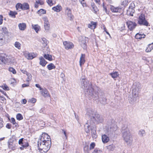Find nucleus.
<instances>
[{
    "label": "nucleus",
    "mask_w": 153,
    "mask_h": 153,
    "mask_svg": "<svg viewBox=\"0 0 153 153\" xmlns=\"http://www.w3.org/2000/svg\"><path fill=\"white\" fill-rule=\"evenodd\" d=\"M48 141H51V139L49 136L47 134L43 133L40 139L38 141L41 142H48Z\"/></svg>",
    "instance_id": "nucleus-7"
},
{
    "label": "nucleus",
    "mask_w": 153,
    "mask_h": 153,
    "mask_svg": "<svg viewBox=\"0 0 153 153\" xmlns=\"http://www.w3.org/2000/svg\"><path fill=\"white\" fill-rule=\"evenodd\" d=\"M125 26L124 24H123L122 25V26L121 27V28L120 29V30L121 31H122L123 30H125Z\"/></svg>",
    "instance_id": "nucleus-64"
},
{
    "label": "nucleus",
    "mask_w": 153,
    "mask_h": 153,
    "mask_svg": "<svg viewBox=\"0 0 153 153\" xmlns=\"http://www.w3.org/2000/svg\"><path fill=\"white\" fill-rule=\"evenodd\" d=\"M115 148V146L114 145L112 144L109 146L108 147V149L111 151H114Z\"/></svg>",
    "instance_id": "nucleus-44"
},
{
    "label": "nucleus",
    "mask_w": 153,
    "mask_h": 153,
    "mask_svg": "<svg viewBox=\"0 0 153 153\" xmlns=\"http://www.w3.org/2000/svg\"><path fill=\"white\" fill-rule=\"evenodd\" d=\"M18 26L20 30H24L26 28V25L25 23H19L18 25Z\"/></svg>",
    "instance_id": "nucleus-29"
},
{
    "label": "nucleus",
    "mask_w": 153,
    "mask_h": 153,
    "mask_svg": "<svg viewBox=\"0 0 153 153\" xmlns=\"http://www.w3.org/2000/svg\"><path fill=\"white\" fill-rule=\"evenodd\" d=\"M8 70L10 72H12L14 74H15L16 73V70L12 67H10Z\"/></svg>",
    "instance_id": "nucleus-46"
},
{
    "label": "nucleus",
    "mask_w": 153,
    "mask_h": 153,
    "mask_svg": "<svg viewBox=\"0 0 153 153\" xmlns=\"http://www.w3.org/2000/svg\"><path fill=\"white\" fill-rule=\"evenodd\" d=\"M47 2L48 4L50 6H52L53 4L52 0H48Z\"/></svg>",
    "instance_id": "nucleus-57"
},
{
    "label": "nucleus",
    "mask_w": 153,
    "mask_h": 153,
    "mask_svg": "<svg viewBox=\"0 0 153 153\" xmlns=\"http://www.w3.org/2000/svg\"><path fill=\"white\" fill-rule=\"evenodd\" d=\"M96 111H94V110L91 108H89L87 109V114L89 116L91 117V116H92L94 112Z\"/></svg>",
    "instance_id": "nucleus-22"
},
{
    "label": "nucleus",
    "mask_w": 153,
    "mask_h": 153,
    "mask_svg": "<svg viewBox=\"0 0 153 153\" xmlns=\"http://www.w3.org/2000/svg\"><path fill=\"white\" fill-rule=\"evenodd\" d=\"M26 75L27 76V80L28 81L30 80L31 79V78L32 76L31 74L29 73H27Z\"/></svg>",
    "instance_id": "nucleus-52"
},
{
    "label": "nucleus",
    "mask_w": 153,
    "mask_h": 153,
    "mask_svg": "<svg viewBox=\"0 0 153 153\" xmlns=\"http://www.w3.org/2000/svg\"><path fill=\"white\" fill-rule=\"evenodd\" d=\"M63 43L65 48L66 49L72 48L74 47L73 44L71 42L65 41Z\"/></svg>",
    "instance_id": "nucleus-13"
},
{
    "label": "nucleus",
    "mask_w": 153,
    "mask_h": 153,
    "mask_svg": "<svg viewBox=\"0 0 153 153\" xmlns=\"http://www.w3.org/2000/svg\"><path fill=\"white\" fill-rule=\"evenodd\" d=\"M110 9L112 12L114 13H120L122 10V8L120 7H115L113 6H111Z\"/></svg>",
    "instance_id": "nucleus-16"
},
{
    "label": "nucleus",
    "mask_w": 153,
    "mask_h": 153,
    "mask_svg": "<svg viewBox=\"0 0 153 153\" xmlns=\"http://www.w3.org/2000/svg\"><path fill=\"white\" fill-rule=\"evenodd\" d=\"M96 26V23L94 22H91L88 25V27L92 29H94Z\"/></svg>",
    "instance_id": "nucleus-24"
},
{
    "label": "nucleus",
    "mask_w": 153,
    "mask_h": 153,
    "mask_svg": "<svg viewBox=\"0 0 153 153\" xmlns=\"http://www.w3.org/2000/svg\"><path fill=\"white\" fill-rule=\"evenodd\" d=\"M92 9L94 11V12L96 13L98 10L97 7L95 6H93L92 7Z\"/></svg>",
    "instance_id": "nucleus-62"
},
{
    "label": "nucleus",
    "mask_w": 153,
    "mask_h": 153,
    "mask_svg": "<svg viewBox=\"0 0 153 153\" xmlns=\"http://www.w3.org/2000/svg\"><path fill=\"white\" fill-rule=\"evenodd\" d=\"M39 59L40 60V65L43 67H45L46 64L47 63V61H46L42 56L40 57L39 58Z\"/></svg>",
    "instance_id": "nucleus-20"
},
{
    "label": "nucleus",
    "mask_w": 153,
    "mask_h": 153,
    "mask_svg": "<svg viewBox=\"0 0 153 153\" xmlns=\"http://www.w3.org/2000/svg\"><path fill=\"white\" fill-rule=\"evenodd\" d=\"M36 99L33 98L29 99L28 100V102L33 103H34L36 102Z\"/></svg>",
    "instance_id": "nucleus-55"
},
{
    "label": "nucleus",
    "mask_w": 153,
    "mask_h": 153,
    "mask_svg": "<svg viewBox=\"0 0 153 153\" xmlns=\"http://www.w3.org/2000/svg\"><path fill=\"white\" fill-rule=\"evenodd\" d=\"M23 143L22 145V146L23 147L26 148L28 146L29 144L27 140H25V141Z\"/></svg>",
    "instance_id": "nucleus-50"
},
{
    "label": "nucleus",
    "mask_w": 153,
    "mask_h": 153,
    "mask_svg": "<svg viewBox=\"0 0 153 153\" xmlns=\"http://www.w3.org/2000/svg\"><path fill=\"white\" fill-rule=\"evenodd\" d=\"M79 1L83 7H86V3L85 2V0H79Z\"/></svg>",
    "instance_id": "nucleus-48"
},
{
    "label": "nucleus",
    "mask_w": 153,
    "mask_h": 153,
    "mask_svg": "<svg viewBox=\"0 0 153 153\" xmlns=\"http://www.w3.org/2000/svg\"><path fill=\"white\" fill-rule=\"evenodd\" d=\"M128 1V0H121V4L122 5L125 6L127 4Z\"/></svg>",
    "instance_id": "nucleus-49"
},
{
    "label": "nucleus",
    "mask_w": 153,
    "mask_h": 153,
    "mask_svg": "<svg viewBox=\"0 0 153 153\" xmlns=\"http://www.w3.org/2000/svg\"><path fill=\"white\" fill-rule=\"evenodd\" d=\"M91 136L93 138H96L97 137L96 131L94 130H93L92 129H91Z\"/></svg>",
    "instance_id": "nucleus-38"
},
{
    "label": "nucleus",
    "mask_w": 153,
    "mask_h": 153,
    "mask_svg": "<svg viewBox=\"0 0 153 153\" xmlns=\"http://www.w3.org/2000/svg\"><path fill=\"white\" fill-rule=\"evenodd\" d=\"M25 140H24V138H22L20 139L18 143L19 145H22Z\"/></svg>",
    "instance_id": "nucleus-58"
},
{
    "label": "nucleus",
    "mask_w": 153,
    "mask_h": 153,
    "mask_svg": "<svg viewBox=\"0 0 153 153\" xmlns=\"http://www.w3.org/2000/svg\"><path fill=\"white\" fill-rule=\"evenodd\" d=\"M10 122L12 123L13 124L15 125V126L16 127L18 126V124L16 123L15 119L13 118H11Z\"/></svg>",
    "instance_id": "nucleus-45"
},
{
    "label": "nucleus",
    "mask_w": 153,
    "mask_h": 153,
    "mask_svg": "<svg viewBox=\"0 0 153 153\" xmlns=\"http://www.w3.org/2000/svg\"><path fill=\"white\" fill-rule=\"evenodd\" d=\"M55 65L52 63H50L47 65V68L49 70H51L52 69H55Z\"/></svg>",
    "instance_id": "nucleus-35"
},
{
    "label": "nucleus",
    "mask_w": 153,
    "mask_h": 153,
    "mask_svg": "<svg viewBox=\"0 0 153 153\" xmlns=\"http://www.w3.org/2000/svg\"><path fill=\"white\" fill-rule=\"evenodd\" d=\"M22 4H21L20 3H18L16 5V10H19V11H20L19 10V9H21L22 10Z\"/></svg>",
    "instance_id": "nucleus-41"
},
{
    "label": "nucleus",
    "mask_w": 153,
    "mask_h": 153,
    "mask_svg": "<svg viewBox=\"0 0 153 153\" xmlns=\"http://www.w3.org/2000/svg\"><path fill=\"white\" fill-rule=\"evenodd\" d=\"M91 123H90L89 121H88L87 123H85L84 125L85 130L87 133H89L90 132V129L91 130Z\"/></svg>",
    "instance_id": "nucleus-14"
},
{
    "label": "nucleus",
    "mask_w": 153,
    "mask_h": 153,
    "mask_svg": "<svg viewBox=\"0 0 153 153\" xmlns=\"http://www.w3.org/2000/svg\"><path fill=\"white\" fill-rule=\"evenodd\" d=\"M62 133H63L65 135L64 137H63V138H65L66 139H67V135H66V131H65L63 129L62 130Z\"/></svg>",
    "instance_id": "nucleus-60"
},
{
    "label": "nucleus",
    "mask_w": 153,
    "mask_h": 153,
    "mask_svg": "<svg viewBox=\"0 0 153 153\" xmlns=\"http://www.w3.org/2000/svg\"><path fill=\"white\" fill-rule=\"evenodd\" d=\"M133 5L134 6V3L131 4V5L129 6L127 12V14L128 15L131 16H133V14L134 12Z\"/></svg>",
    "instance_id": "nucleus-10"
},
{
    "label": "nucleus",
    "mask_w": 153,
    "mask_h": 153,
    "mask_svg": "<svg viewBox=\"0 0 153 153\" xmlns=\"http://www.w3.org/2000/svg\"><path fill=\"white\" fill-rule=\"evenodd\" d=\"M88 41V38L85 37H82V40L81 41V45L82 47L84 49L86 48L87 42Z\"/></svg>",
    "instance_id": "nucleus-12"
},
{
    "label": "nucleus",
    "mask_w": 153,
    "mask_h": 153,
    "mask_svg": "<svg viewBox=\"0 0 153 153\" xmlns=\"http://www.w3.org/2000/svg\"><path fill=\"white\" fill-rule=\"evenodd\" d=\"M21 44L19 42L16 41L14 44V46L18 50L21 48Z\"/></svg>",
    "instance_id": "nucleus-33"
},
{
    "label": "nucleus",
    "mask_w": 153,
    "mask_h": 153,
    "mask_svg": "<svg viewBox=\"0 0 153 153\" xmlns=\"http://www.w3.org/2000/svg\"><path fill=\"white\" fill-rule=\"evenodd\" d=\"M22 10H26L29 9V6L27 3H24L22 4Z\"/></svg>",
    "instance_id": "nucleus-32"
},
{
    "label": "nucleus",
    "mask_w": 153,
    "mask_h": 153,
    "mask_svg": "<svg viewBox=\"0 0 153 153\" xmlns=\"http://www.w3.org/2000/svg\"><path fill=\"white\" fill-rule=\"evenodd\" d=\"M85 62V54H81L79 60V65L80 67L84 64Z\"/></svg>",
    "instance_id": "nucleus-18"
},
{
    "label": "nucleus",
    "mask_w": 153,
    "mask_h": 153,
    "mask_svg": "<svg viewBox=\"0 0 153 153\" xmlns=\"http://www.w3.org/2000/svg\"><path fill=\"white\" fill-rule=\"evenodd\" d=\"M41 42L42 44L44 47H45L47 45V41L46 39L45 38H42Z\"/></svg>",
    "instance_id": "nucleus-37"
},
{
    "label": "nucleus",
    "mask_w": 153,
    "mask_h": 153,
    "mask_svg": "<svg viewBox=\"0 0 153 153\" xmlns=\"http://www.w3.org/2000/svg\"><path fill=\"white\" fill-rule=\"evenodd\" d=\"M51 141H48V142L38 141V149L41 153H45L50 149L51 145Z\"/></svg>",
    "instance_id": "nucleus-4"
},
{
    "label": "nucleus",
    "mask_w": 153,
    "mask_h": 153,
    "mask_svg": "<svg viewBox=\"0 0 153 153\" xmlns=\"http://www.w3.org/2000/svg\"><path fill=\"white\" fill-rule=\"evenodd\" d=\"M43 19L44 21V27L45 30L46 32L48 31L50 29V24L49 21L47 17H44Z\"/></svg>",
    "instance_id": "nucleus-9"
},
{
    "label": "nucleus",
    "mask_w": 153,
    "mask_h": 153,
    "mask_svg": "<svg viewBox=\"0 0 153 153\" xmlns=\"http://www.w3.org/2000/svg\"><path fill=\"white\" fill-rule=\"evenodd\" d=\"M1 31L4 34H6L7 33V29L5 27H3L2 28Z\"/></svg>",
    "instance_id": "nucleus-53"
},
{
    "label": "nucleus",
    "mask_w": 153,
    "mask_h": 153,
    "mask_svg": "<svg viewBox=\"0 0 153 153\" xmlns=\"http://www.w3.org/2000/svg\"><path fill=\"white\" fill-rule=\"evenodd\" d=\"M122 130L124 131L123 132V137L125 141L127 144H131L133 141V139L127 126L123 127Z\"/></svg>",
    "instance_id": "nucleus-3"
},
{
    "label": "nucleus",
    "mask_w": 153,
    "mask_h": 153,
    "mask_svg": "<svg viewBox=\"0 0 153 153\" xmlns=\"http://www.w3.org/2000/svg\"><path fill=\"white\" fill-rule=\"evenodd\" d=\"M40 5H42L44 4V2L43 1L40 0H38L36 1Z\"/></svg>",
    "instance_id": "nucleus-63"
},
{
    "label": "nucleus",
    "mask_w": 153,
    "mask_h": 153,
    "mask_svg": "<svg viewBox=\"0 0 153 153\" xmlns=\"http://www.w3.org/2000/svg\"><path fill=\"white\" fill-rule=\"evenodd\" d=\"M25 55L26 57L29 59H32L36 56V55L33 53H25Z\"/></svg>",
    "instance_id": "nucleus-19"
},
{
    "label": "nucleus",
    "mask_w": 153,
    "mask_h": 153,
    "mask_svg": "<svg viewBox=\"0 0 153 153\" xmlns=\"http://www.w3.org/2000/svg\"><path fill=\"white\" fill-rule=\"evenodd\" d=\"M62 9V7L60 5H58L56 6L53 7L52 8L53 10L57 12L60 11Z\"/></svg>",
    "instance_id": "nucleus-28"
},
{
    "label": "nucleus",
    "mask_w": 153,
    "mask_h": 153,
    "mask_svg": "<svg viewBox=\"0 0 153 153\" xmlns=\"http://www.w3.org/2000/svg\"><path fill=\"white\" fill-rule=\"evenodd\" d=\"M4 35L2 33H0V46L4 44Z\"/></svg>",
    "instance_id": "nucleus-25"
},
{
    "label": "nucleus",
    "mask_w": 153,
    "mask_h": 153,
    "mask_svg": "<svg viewBox=\"0 0 153 153\" xmlns=\"http://www.w3.org/2000/svg\"><path fill=\"white\" fill-rule=\"evenodd\" d=\"M42 95L45 97H50V95L48 90L45 88L42 89V90L41 91Z\"/></svg>",
    "instance_id": "nucleus-17"
},
{
    "label": "nucleus",
    "mask_w": 153,
    "mask_h": 153,
    "mask_svg": "<svg viewBox=\"0 0 153 153\" xmlns=\"http://www.w3.org/2000/svg\"><path fill=\"white\" fill-rule=\"evenodd\" d=\"M17 14V13L16 11H10L9 13V15L13 18H15L16 17V15Z\"/></svg>",
    "instance_id": "nucleus-39"
},
{
    "label": "nucleus",
    "mask_w": 153,
    "mask_h": 153,
    "mask_svg": "<svg viewBox=\"0 0 153 153\" xmlns=\"http://www.w3.org/2000/svg\"><path fill=\"white\" fill-rule=\"evenodd\" d=\"M1 87L3 89L5 90L8 91L9 89V87L6 84L4 85V86H2Z\"/></svg>",
    "instance_id": "nucleus-56"
},
{
    "label": "nucleus",
    "mask_w": 153,
    "mask_h": 153,
    "mask_svg": "<svg viewBox=\"0 0 153 153\" xmlns=\"http://www.w3.org/2000/svg\"><path fill=\"white\" fill-rule=\"evenodd\" d=\"M44 57L46 59L51 61L53 60L52 56L48 54H44Z\"/></svg>",
    "instance_id": "nucleus-30"
},
{
    "label": "nucleus",
    "mask_w": 153,
    "mask_h": 153,
    "mask_svg": "<svg viewBox=\"0 0 153 153\" xmlns=\"http://www.w3.org/2000/svg\"><path fill=\"white\" fill-rule=\"evenodd\" d=\"M32 28L37 33H38V31L40 29V27L38 25L32 24Z\"/></svg>",
    "instance_id": "nucleus-23"
},
{
    "label": "nucleus",
    "mask_w": 153,
    "mask_h": 153,
    "mask_svg": "<svg viewBox=\"0 0 153 153\" xmlns=\"http://www.w3.org/2000/svg\"><path fill=\"white\" fill-rule=\"evenodd\" d=\"M146 36V35L143 33H138L136 34L135 37L137 39H140L142 38H145Z\"/></svg>",
    "instance_id": "nucleus-21"
},
{
    "label": "nucleus",
    "mask_w": 153,
    "mask_h": 153,
    "mask_svg": "<svg viewBox=\"0 0 153 153\" xmlns=\"http://www.w3.org/2000/svg\"><path fill=\"white\" fill-rule=\"evenodd\" d=\"M152 49H153V42L148 45V47L146 50V52H150Z\"/></svg>",
    "instance_id": "nucleus-26"
},
{
    "label": "nucleus",
    "mask_w": 153,
    "mask_h": 153,
    "mask_svg": "<svg viewBox=\"0 0 153 153\" xmlns=\"http://www.w3.org/2000/svg\"><path fill=\"white\" fill-rule=\"evenodd\" d=\"M16 118L17 120H22L23 117L22 114H18L16 116Z\"/></svg>",
    "instance_id": "nucleus-47"
},
{
    "label": "nucleus",
    "mask_w": 153,
    "mask_h": 153,
    "mask_svg": "<svg viewBox=\"0 0 153 153\" xmlns=\"http://www.w3.org/2000/svg\"><path fill=\"white\" fill-rule=\"evenodd\" d=\"M126 24L128 28L130 31L133 30L137 25V24L135 22H133L131 21H128L126 22Z\"/></svg>",
    "instance_id": "nucleus-8"
},
{
    "label": "nucleus",
    "mask_w": 153,
    "mask_h": 153,
    "mask_svg": "<svg viewBox=\"0 0 153 153\" xmlns=\"http://www.w3.org/2000/svg\"><path fill=\"white\" fill-rule=\"evenodd\" d=\"M141 85L138 82L133 84L132 86V97H130L128 100L130 103L133 104L137 100H139L138 94L140 89Z\"/></svg>",
    "instance_id": "nucleus-2"
},
{
    "label": "nucleus",
    "mask_w": 153,
    "mask_h": 153,
    "mask_svg": "<svg viewBox=\"0 0 153 153\" xmlns=\"http://www.w3.org/2000/svg\"><path fill=\"white\" fill-rule=\"evenodd\" d=\"M8 147L9 149H11L12 150H14L16 149V147L15 145L12 142H9L8 143Z\"/></svg>",
    "instance_id": "nucleus-31"
},
{
    "label": "nucleus",
    "mask_w": 153,
    "mask_h": 153,
    "mask_svg": "<svg viewBox=\"0 0 153 153\" xmlns=\"http://www.w3.org/2000/svg\"><path fill=\"white\" fill-rule=\"evenodd\" d=\"M40 71L41 74L43 76H45L46 75V72L44 70L41 69Z\"/></svg>",
    "instance_id": "nucleus-61"
},
{
    "label": "nucleus",
    "mask_w": 153,
    "mask_h": 153,
    "mask_svg": "<svg viewBox=\"0 0 153 153\" xmlns=\"http://www.w3.org/2000/svg\"><path fill=\"white\" fill-rule=\"evenodd\" d=\"M46 11L45 10L43 9H41L37 12V13L40 15L45 14Z\"/></svg>",
    "instance_id": "nucleus-43"
},
{
    "label": "nucleus",
    "mask_w": 153,
    "mask_h": 153,
    "mask_svg": "<svg viewBox=\"0 0 153 153\" xmlns=\"http://www.w3.org/2000/svg\"><path fill=\"white\" fill-rule=\"evenodd\" d=\"M95 144L94 143H91L90 145V150L93 149L95 147Z\"/></svg>",
    "instance_id": "nucleus-54"
},
{
    "label": "nucleus",
    "mask_w": 153,
    "mask_h": 153,
    "mask_svg": "<svg viewBox=\"0 0 153 153\" xmlns=\"http://www.w3.org/2000/svg\"><path fill=\"white\" fill-rule=\"evenodd\" d=\"M101 152L100 150L96 148L92 153H101Z\"/></svg>",
    "instance_id": "nucleus-59"
},
{
    "label": "nucleus",
    "mask_w": 153,
    "mask_h": 153,
    "mask_svg": "<svg viewBox=\"0 0 153 153\" xmlns=\"http://www.w3.org/2000/svg\"><path fill=\"white\" fill-rule=\"evenodd\" d=\"M81 87L83 89L86 96L89 98H93L95 100L99 98L97 92H94L91 83L88 81L85 76H82L81 79Z\"/></svg>",
    "instance_id": "nucleus-1"
},
{
    "label": "nucleus",
    "mask_w": 153,
    "mask_h": 153,
    "mask_svg": "<svg viewBox=\"0 0 153 153\" xmlns=\"http://www.w3.org/2000/svg\"><path fill=\"white\" fill-rule=\"evenodd\" d=\"M117 129V126L114 125V126H111L110 127V129H109V130L110 132H113L116 131Z\"/></svg>",
    "instance_id": "nucleus-34"
},
{
    "label": "nucleus",
    "mask_w": 153,
    "mask_h": 153,
    "mask_svg": "<svg viewBox=\"0 0 153 153\" xmlns=\"http://www.w3.org/2000/svg\"><path fill=\"white\" fill-rule=\"evenodd\" d=\"M65 14L67 15L69 19L71 21H72L73 19L74 16L72 15L71 12V9L68 8L67 7L65 10Z\"/></svg>",
    "instance_id": "nucleus-11"
},
{
    "label": "nucleus",
    "mask_w": 153,
    "mask_h": 153,
    "mask_svg": "<svg viewBox=\"0 0 153 153\" xmlns=\"http://www.w3.org/2000/svg\"><path fill=\"white\" fill-rule=\"evenodd\" d=\"M102 141L104 143H107L109 140V138L105 134L102 135Z\"/></svg>",
    "instance_id": "nucleus-27"
},
{
    "label": "nucleus",
    "mask_w": 153,
    "mask_h": 153,
    "mask_svg": "<svg viewBox=\"0 0 153 153\" xmlns=\"http://www.w3.org/2000/svg\"><path fill=\"white\" fill-rule=\"evenodd\" d=\"M110 74L113 78H117L119 75L118 73L117 72L111 73Z\"/></svg>",
    "instance_id": "nucleus-40"
},
{
    "label": "nucleus",
    "mask_w": 153,
    "mask_h": 153,
    "mask_svg": "<svg viewBox=\"0 0 153 153\" xmlns=\"http://www.w3.org/2000/svg\"><path fill=\"white\" fill-rule=\"evenodd\" d=\"M138 22L140 25H142L146 26H148L149 23L146 20L145 16L143 14H141L139 16L138 20Z\"/></svg>",
    "instance_id": "nucleus-6"
},
{
    "label": "nucleus",
    "mask_w": 153,
    "mask_h": 153,
    "mask_svg": "<svg viewBox=\"0 0 153 153\" xmlns=\"http://www.w3.org/2000/svg\"><path fill=\"white\" fill-rule=\"evenodd\" d=\"M5 54H0V64H6L7 62V59L6 58Z\"/></svg>",
    "instance_id": "nucleus-15"
},
{
    "label": "nucleus",
    "mask_w": 153,
    "mask_h": 153,
    "mask_svg": "<svg viewBox=\"0 0 153 153\" xmlns=\"http://www.w3.org/2000/svg\"><path fill=\"white\" fill-rule=\"evenodd\" d=\"M145 131L143 130H140L138 132V134L141 137H143L145 135Z\"/></svg>",
    "instance_id": "nucleus-42"
},
{
    "label": "nucleus",
    "mask_w": 153,
    "mask_h": 153,
    "mask_svg": "<svg viewBox=\"0 0 153 153\" xmlns=\"http://www.w3.org/2000/svg\"><path fill=\"white\" fill-rule=\"evenodd\" d=\"M99 101L102 104H105L106 103V99L104 97H100Z\"/></svg>",
    "instance_id": "nucleus-36"
},
{
    "label": "nucleus",
    "mask_w": 153,
    "mask_h": 153,
    "mask_svg": "<svg viewBox=\"0 0 153 153\" xmlns=\"http://www.w3.org/2000/svg\"><path fill=\"white\" fill-rule=\"evenodd\" d=\"M4 123L2 119L0 117V129L4 126Z\"/></svg>",
    "instance_id": "nucleus-51"
},
{
    "label": "nucleus",
    "mask_w": 153,
    "mask_h": 153,
    "mask_svg": "<svg viewBox=\"0 0 153 153\" xmlns=\"http://www.w3.org/2000/svg\"><path fill=\"white\" fill-rule=\"evenodd\" d=\"M91 119L94 123H101L103 121L102 117L96 111L91 116Z\"/></svg>",
    "instance_id": "nucleus-5"
}]
</instances>
